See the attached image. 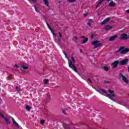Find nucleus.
<instances>
[{
	"mask_svg": "<svg viewBox=\"0 0 129 129\" xmlns=\"http://www.w3.org/2000/svg\"><path fill=\"white\" fill-rule=\"evenodd\" d=\"M63 53L64 55H65L66 58L68 59L69 61V66L70 68L73 69L75 72H76V73H78V70H77V68H76V66L75 64H73V62H72V60L69 59V57H68V55H67V53L65 52V51H63Z\"/></svg>",
	"mask_w": 129,
	"mask_h": 129,
	"instance_id": "1",
	"label": "nucleus"
},
{
	"mask_svg": "<svg viewBox=\"0 0 129 129\" xmlns=\"http://www.w3.org/2000/svg\"><path fill=\"white\" fill-rule=\"evenodd\" d=\"M125 46L120 47L118 50L116 51V53H119L120 52V54H126L127 52H129V48H125Z\"/></svg>",
	"mask_w": 129,
	"mask_h": 129,
	"instance_id": "2",
	"label": "nucleus"
},
{
	"mask_svg": "<svg viewBox=\"0 0 129 129\" xmlns=\"http://www.w3.org/2000/svg\"><path fill=\"white\" fill-rule=\"evenodd\" d=\"M99 41L96 40L92 42V44L95 46L94 48H97V47H100V46H102V43H98Z\"/></svg>",
	"mask_w": 129,
	"mask_h": 129,
	"instance_id": "3",
	"label": "nucleus"
},
{
	"mask_svg": "<svg viewBox=\"0 0 129 129\" xmlns=\"http://www.w3.org/2000/svg\"><path fill=\"white\" fill-rule=\"evenodd\" d=\"M128 63V59L125 58L124 59H122L121 61L119 62V65L121 66H123L124 65H126Z\"/></svg>",
	"mask_w": 129,
	"mask_h": 129,
	"instance_id": "4",
	"label": "nucleus"
},
{
	"mask_svg": "<svg viewBox=\"0 0 129 129\" xmlns=\"http://www.w3.org/2000/svg\"><path fill=\"white\" fill-rule=\"evenodd\" d=\"M129 39V36L126 33H123L121 34L120 37V40H128Z\"/></svg>",
	"mask_w": 129,
	"mask_h": 129,
	"instance_id": "5",
	"label": "nucleus"
},
{
	"mask_svg": "<svg viewBox=\"0 0 129 129\" xmlns=\"http://www.w3.org/2000/svg\"><path fill=\"white\" fill-rule=\"evenodd\" d=\"M106 96H107V97H108V98H109L110 99H111V100H113V101H114L115 102H116V100H115V99H113V97H115V95L114 94H107Z\"/></svg>",
	"mask_w": 129,
	"mask_h": 129,
	"instance_id": "6",
	"label": "nucleus"
},
{
	"mask_svg": "<svg viewBox=\"0 0 129 129\" xmlns=\"http://www.w3.org/2000/svg\"><path fill=\"white\" fill-rule=\"evenodd\" d=\"M113 26H110L109 25H105L104 27V29L105 31H110L112 29H113Z\"/></svg>",
	"mask_w": 129,
	"mask_h": 129,
	"instance_id": "7",
	"label": "nucleus"
},
{
	"mask_svg": "<svg viewBox=\"0 0 129 129\" xmlns=\"http://www.w3.org/2000/svg\"><path fill=\"white\" fill-rule=\"evenodd\" d=\"M110 21V18H106L103 22H101V26H103V25H105L107 23V22H109Z\"/></svg>",
	"mask_w": 129,
	"mask_h": 129,
	"instance_id": "8",
	"label": "nucleus"
},
{
	"mask_svg": "<svg viewBox=\"0 0 129 129\" xmlns=\"http://www.w3.org/2000/svg\"><path fill=\"white\" fill-rule=\"evenodd\" d=\"M96 91H97V92H99V93H100V94H102V93H105V94H106L107 93V92H106V91H105V90L104 89H100L99 90H96Z\"/></svg>",
	"mask_w": 129,
	"mask_h": 129,
	"instance_id": "9",
	"label": "nucleus"
},
{
	"mask_svg": "<svg viewBox=\"0 0 129 129\" xmlns=\"http://www.w3.org/2000/svg\"><path fill=\"white\" fill-rule=\"evenodd\" d=\"M119 63V61L118 60H115L113 63V68H116L117 67V65Z\"/></svg>",
	"mask_w": 129,
	"mask_h": 129,
	"instance_id": "10",
	"label": "nucleus"
},
{
	"mask_svg": "<svg viewBox=\"0 0 129 129\" xmlns=\"http://www.w3.org/2000/svg\"><path fill=\"white\" fill-rule=\"evenodd\" d=\"M63 127L64 129H71V127L70 126V124H67L66 123H63Z\"/></svg>",
	"mask_w": 129,
	"mask_h": 129,
	"instance_id": "11",
	"label": "nucleus"
},
{
	"mask_svg": "<svg viewBox=\"0 0 129 129\" xmlns=\"http://www.w3.org/2000/svg\"><path fill=\"white\" fill-rule=\"evenodd\" d=\"M109 7H111V8H113L116 6V4H115L113 1H111L108 4Z\"/></svg>",
	"mask_w": 129,
	"mask_h": 129,
	"instance_id": "12",
	"label": "nucleus"
},
{
	"mask_svg": "<svg viewBox=\"0 0 129 129\" xmlns=\"http://www.w3.org/2000/svg\"><path fill=\"white\" fill-rule=\"evenodd\" d=\"M12 120L13 122V124H14L16 126H17V127H19V124L18 123H17V122L16 121V120H15V119L13 117H12Z\"/></svg>",
	"mask_w": 129,
	"mask_h": 129,
	"instance_id": "13",
	"label": "nucleus"
},
{
	"mask_svg": "<svg viewBox=\"0 0 129 129\" xmlns=\"http://www.w3.org/2000/svg\"><path fill=\"white\" fill-rule=\"evenodd\" d=\"M116 38H117V35H115L112 37H111L109 39V41H114V40H115L116 39Z\"/></svg>",
	"mask_w": 129,
	"mask_h": 129,
	"instance_id": "14",
	"label": "nucleus"
},
{
	"mask_svg": "<svg viewBox=\"0 0 129 129\" xmlns=\"http://www.w3.org/2000/svg\"><path fill=\"white\" fill-rule=\"evenodd\" d=\"M104 2V0H100L96 5V8H99V6H100V5H101Z\"/></svg>",
	"mask_w": 129,
	"mask_h": 129,
	"instance_id": "15",
	"label": "nucleus"
},
{
	"mask_svg": "<svg viewBox=\"0 0 129 129\" xmlns=\"http://www.w3.org/2000/svg\"><path fill=\"white\" fill-rule=\"evenodd\" d=\"M122 79L123 81H124V82H125L127 84H128V80H127L126 77H125V76H124Z\"/></svg>",
	"mask_w": 129,
	"mask_h": 129,
	"instance_id": "16",
	"label": "nucleus"
},
{
	"mask_svg": "<svg viewBox=\"0 0 129 129\" xmlns=\"http://www.w3.org/2000/svg\"><path fill=\"white\" fill-rule=\"evenodd\" d=\"M34 9L35 11L37 12V13H39L40 11H41V9L37 6H34Z\"/></svg>",
	"mask_w": 129,
	"mask_h": 129,
	"instance_id": "17",
	"label": "nucleus"
},
{
	"mask_svg": "<svg viewBox=\"0 0 129 129\" xmlns=\"http://www.w3.org/2000/svg\"><path fill=\"white\" fill-rule=\"evenodd\" d=\"M5 120L7 124H11V121L8 118L5 117Z\"/></svg>",
	"mask_w": 129,
	"mask_h": 129,
	"instance_id": "18",
	"label": "nucleus"
},
{
	"mask_svg": "<svg viewBox=\"0 0 129 129\" xmlns=\"http://www.w3.org/2000/svg\"><path fill=\"white\" fill-rule=\"evenodd\" d=\"M54 41L55 43H59L60 42V39L59 38L57 37V36H54Z\"/></svg>",
	"mask_w": 129,
	"mask_h": 129,
	"instance_id": "19",
	"label": "nucleus"
},
{
	"mask_svg": "<svg viewBox=\"0 0 129 129\" xmlns=\"http://www.w3.org/2000/svg\"><path fill=\"white\" fill-rule=\"evenodd\" d=\"M43 2L44 3V4L46 7H49V1L48 0H43Z\"/></svg>",
	"mask_w": 129,
	"mask_h": 129,
	"instance_id": "20",
	"label": "nucleus"
},
{
	"mask_svg": "<svg viewBox=\"0 0 129 129\" xmlns=\"http://www.w3.org/2000/svg\"><path fill=\"white\" fill-rule=\"evenodd\" d=\"M31 109L32 108L31 107V106H29V105H26V109L28 110V111H30V110H31Z\"/></svg>",
	"mask_w": 129,
	"mask_h": 129,
	"instance_id": "21",
	"label": "nucleus"
},
{
	"mask_svg": "<svg viewBox=\"0 0 129 129\" xmlns=\"http://www.w3.org/2000/svg\"><path fill=\"white\" fill-rule=\"evenodd\" d=\"M21 68L24 70H27V69H29V68L27 66H25V65L21 66Z\"/></svg>",
	"mask_w": 129,
	"mask_h": 129,
	"instance_id": "22",
	"label": "nucleus"
},
{
	"mask_svg": "<svg viewBox=\"0 0 129 129\" xmlns=\"http://www.w3.org/2000/svg\"><path fill=\"white\" fill-rule=\"evenodd\" d=\"M117 103H118V104H121V105H123V106H126V104L121 101H118L117 102Z\"/></svg>",
	"mask_w": 129,
	"mask_h": 129,
	"instance_id": "23",
	"label": "nucleus"
},
{
	"mask_svg": "<svg viewBox=\"0 0 129 129\" xmlns=\"http://www.w3.org/2000/svg\"><path fill=\"white\" fill-rule=\"evenodd\" d=\"M103 69L105 71H106L107 72H108L109 70V68L106 66L104 67Z\"/></svg>",
	"mask_w": 129,
	"mask_h": 129,
	"instance_id": "24",
	"label": "nucleus"
},
{
	"mask_svg": "<svg viewBox=\"0 0 129 129\" xmlns=\"http://www.w3.org/2000/svg\"><path fill=\"white\" fill-rule=\"evenodd\" d=\"M67 110H68L67 108H64L63 109H62V113H63V114H67V113H66V111Z\"/></svg>",
	"mask_w": 129,
	"mask_h": 129,
	"instance_id": "25",
	"label": "nucleus"
},
{
	"mask_svg": "<svg viewBox=\"0 0 129 129\" xmlns=\"http://www.w3.org/2000/svg\"><path fill=\"white\" fill-rule=\"evenodd\" d=\"M43 83H44V84H48V83H49V80L48 79L44 80Z\"/></svg>",
	"mask_w": 129,
	"mask_h": 129,
	"instance_id": "26",
	"label": "nucleus"
},
{
	"mask_svg": "<svg viewBox=\"0 0 129 129\" xmlns=\"http://www.w3.org/2000/svg\"><path fill=\"white\" fill-rule=\"evenodd\" d=\"M88 42V38H85L82 42V44H85V43Z\"/></svg>",
	"mask_w": 129,
	"mask_h": 129,
	"instance_id": "27",
	"label": "nucleus"
},
{
	"mask_svg": "<svg viewBox=\"0 0 129 129\" xmlns=\"http://www.w3.org/2000/svg\"><path fill=\"white\" fill-rule=\"evenodd\" d=\"M16 90H17L18 92L22 91V89H21V88H20V87H16Z\"/></svg>",
	"mask_w": 129,
	"mask_h": 129,
	"instance_id": "28",
	"label": "nucleus"
},
{
	"mask_svg": "<svg viewBox=\"0 0 129 129\" xmlns=\"http://www.w3.org/2000/svg\"><path fill=\"white\" fill-rule=\"evenodd\" d=\"M124 76L122 73H120L119 74L118 78H123Z\"/></svg>",
	"mask_w": 129,
	"mask_h": 129,
	"instance_id": "29",
	"label": "nucleus"
},
{
	"mask_svg": "<svg viewBox=\"0 0 129 129\" xmlns=\"http://www.w3.org/2000/svg\"><path fill=\"white\" fill-rule=\"evenodd\" d=\"M53 36H54V37H57V34L56 33H55V31H54V30H52L51 31Z\"/></svg>",
	"mask_w": 129,
	"mask_h": 129,
	"instance_id": "30",
	"label": "nucleus"
},
{
	"mask_svg": "<svg viewBox=\"0 0 129 129\" xmlns=\"http://www.w3.org/2000/svg\"><path fill=\"white\" fill-rule=\"evenodd\" d=\"M108 92L109 93H110V94H112V93H114V91L110 89L108 90Z\"/></svg>",
	"mask_w": 129,
	"mask_h": 129,
	"instance_id": "31",
	"label": "nucleus"
},
{
	"mask_svg": "<svg viewBox=\"0 0 129 129\" xmlns=\"http://www.w3.org/2000/svg\"><path fill=\"white\" fill-rule=\"evenodd\" d=\"M67 2H69V3H75L76 0H68Z\"/></svg>",
	"mask_w": 129,
	"mask_h": 129,
	"instance_id": "32",
	"label": "nucleus"
},
{
	"mask_svg": "<svg viewBox=\"0 0 129 129\" xmlns=\"http://www.w3.org/2000/svg\"><path fill=\"white\" fill-rule=\"evenodd\" d=\"M40 123H41V124H44V123H45V120H41V121H40Z\"/></svg>",
	"mask_w": 129,
	"mask_h": 129,
	"instance_id": "33",
	"label": "nucleus"
},
{
	"mask_svg": "<svg viewBox=\"0 0 129 129\" xmlns=\"http://www.w3.org/2000/svg\"><path fill=\"white\" fill-rule=\"evenodd\" d=\"M94 36H95V34H91V38L93 39V38H94Z\"/></svg>",
	"mask_w": 129,
	"mask_h": 129,
	"instance_id": "34",
	"label": "nucleus"
},
{
	"mask_svg": "<svg viewBox=\"0 0 129 129\" xmlns=\"http://www.w3.org/2000/svg\"><path fill=\"white\" fill-rule=\"evenodd\" d=\"M72 60L74 63H75V59L74 58V57H72Z\"/></svg>",
	"mask_w": 129,
	"mask_h": 129,
	"instance_id": "35",
	"label": "nucleus"
},
{
	"mask_svg": "<svg viewBox=\"0 0 129 129\" xmlns=\"http://www.w3.org/2000/svg\"><path fill=\"white\" fill-rule=\"evenodd\" d=\"M89 22L90 23H94V21L92 19H89Z\"/></svg>",
	"mask_w": 129,
	"mask_h": 129,
	"instance_id": "36",
	"label": "nucleus"
},
{
	"mask_svg": "<svg viewBox=\"0 0 129 129\" xmlns=\"http://www.w3.org/2000/svg\"><path fill=\"white\" fill-rule=\"evenodd\" d=\"M87 15H88V13H85L83 14V16L85 18H86V17H87Z\"/></svg>",
	"mask_w": 129,
	"mask_h": 129,
	"instance_id": "37",
	"label": "nucleus"
},
{
	"mask_svg": "<svg viewBox=\"0 0 129 129\" xmlns=\"http://www.w3.org/2000/svg\"><path fill=\"white\" fill-rule=\"evenodd\" d=\"M46 25L47 26V27L49 28H50L51 27H50V25H49V23H48V22H46Z\"/></svg>",
	"mask_w": 129,
	"mask_h": 129,
	"instance_id": "38",
	"label": "nucleus"
},
{
	"mask_svg": "<svg viewBox=\"0 0 129 129\" xmlns=\"http://www.w3.org/2000/svg\"><path fill=\"white\" fill-rule=\"evenodd\" d=\"M87 25H88V26H91V23L90 22V21H89V22L87 23Z\"/></svg>",
	"mask_w": 129,
	"mask_h": 129,
	"instance_id": "39",
	"label": "nucleus"
},
{
	"mask_svg": "<svg viewBox=\"0 0 129 129\" xmlns=\"http://www.w3.org/2000/svg\"><path fill=\"white\" fill-rule=\"evenodd\" d=\"M0 115L2 116V117H3V118L5 119V115H4V114H1Z\"/></svg>",
	"mask_w": 129,
	"mask_h": 129,
	"instance_id": "40",
	"label": "nucleus"
},
{
	"mask_svg": "<svg viewBox=\"0 0 129 129\" xmlns=\"http://www.w3.org/2000/svg\"><path fill=\"white\" fill-rule=\"evenodd\" d=\"M88 81H89V82H90V83H92V82L91 81V80L90 79H88Z\"/></svg>",
	"mask_w": 129,
	"mask_h": 129,
	"instance_id": "41",
	"label": "nucleus"
},
{
	"mask_svg": "<svg viewBox=\"0 0 129 129\" xmlns=\"http://www.w3.org/2000/svg\"><path fill=\"white\" fill-rule=\"evenodd\" d=\"M104 83H106V84H108V83H110V82L107 81H105Z\"/></svg>",
	"mask_w": 129,
	"mask_h": 129,
	"instance_id": "42",
	"label": "nucleus"
},
{
	"mask_svg": "<svg viewBox=\"0 0 129 129\" xmlns=\"http://www.w3.org/2000/svg\"><path fill=\"white\" fill-rule=\"evenodd\" d=\"M14 67H16V68H19V66H18V64H15Z\"/></svg>",
	"mask_w": 129,
	"mask_h": 129,
	"instance_id": "43",
	"label": "nucleus"
},
{
	"mask_svg": "<svg viewBox=\"0 0 129 129\" xmlns=\"http://www.w3.org/2000/svg\"><path fill=\"white\" fill-rule=\"evenodd\" d=\"M59 37L60 38H62V34L60 33H59Z\"/></svg>",
	"mask_w": 129,
	"mask_h": 129,
	"instance_id": "44",
	"label": "nucleus"
},
{
	"mask_svg": "<svg viewBox=\"0 0 129 129\" xmlns=\"http://www.w3.org/2000/svg\"><path fill=\"white\" fill-rule=\"evenodd\" d=\"M49 30L51 31H51H53V29H52V28L51 27H49Z\"/></svg>",
	"mask_w": 129,
	"mask_h": 129,
	"instance_id": "45",
	"label": "nucleus"
},
{
	"mask_svg": "<svg viewBox=\"0 0 129 129\" xmlns=\"http://www.w3.org/2000/svg\"><path fill=\"white\" fill-rule=\"evenodd\" d=\"M74 39H75V40H78V37H74Z\"/></svg>",
	"mask_w": 129,
	"mask_h": 129,
	"instance_id": "46",
	"label": "nucleus"
},
{
	"mask_svg": "<svg viewBox=\"0 0 129 129\" xmlns=\"http://www.w3.org/2000/svg\"><path fill=\"white\" fill-rule=\"evenodd\" d=\"M8 80H12V79L10 78V76H8Z\"/></svg>",
	"mask_w": 129,
	"mask_h": 129,
	"instance_id": "47",
	"label": "nucleus"
},
{
	"mask_svg": "<svg viewBox=\"0 0 129 129\" xmlns=\"http://www.w3.org/2000/svg\"><path fill=\"white\" fill-rule=\"evenodd\" d=\"M33 3H36L37 2V0H32Z\"/></svg>",
	"mask_w": 129,
	"mask_h": 129,
	"instance_id": "48",
	"label": "nucleus"
},
{
	"mask_svg": "<svg viewBox=\"0 0 129 129\" xmlns=\"http://www.w3.org/2000/svg\"><path fill=\"white\" fill-rule=\"evenodd\" d=\"M126 13H127L128 14H129V10H127V11H126Z\"/></svg>",
	"mask_w": 129,
	"mask_h": 129,
	"instance_id": "49",
	"label": "nucleus"
},
{
	"mask_svg": "<svg viewBox=\"0 0 129 129\" xmlns=\"http://www.w3.org/2000/svg\"><path fill=\"white\" fill-rule=\"evenodd\" d=\"M104 1H106L107 2H110V1H111V0H104Z\"/></svg>",
	"mask_w": 129,
	"mask_h": 129,
	"instance_id": "50",
	"label": "nucleus"
},
{
	"mask_svg": "<svg viewBox=\"0 0 129 129\" xmlns=\"http://www.w3.org/2000/svg\"><path fill=\"white\" fill-rule=\"evenodd\" d=\"M80 52L81 53H83V51L82 50V49H80Z\"/></svg>",
	"mask_w": 129,
	"mask_h": 129,
	"instance_id": "51",
	"label": "nucleus"
},
{
	"mask_svg": "<svg viewBox=\"0 0 129 129\" xmlns=\"http://www.w3.org/2000/svg\"><path fill=\"white\" fill-rule=\"evenodd\" d=\"M82 38H85V37L84 36H82Z\"/></svg>",
	"mask_w": 129,
	"mask_h": 129,
	"instance_id": "52",
	"label": "nucleus"
},
{
	"mask_svg": "<svg viewBox=\"0 0 129 129\" xmlns=\"http://www.w3.org/2000/svg\"><path fill=\"white\" fill-rule=\"evenodd\" d=\"M60 3H61V1L58 2V4H60Z\"/></svg>",
	"mask_w": 129,
	"mask_h": 129,
	"instance_id": "53",
	"label": "nucleus"
},
{
	"mask_svg": "<svg viewBox=\"0 0 129 129\" xmlns=\"http://www.w3.org/2000/svg\"><path fill=\"white\" fill-rule=\"evenodd\" d=\"M82 79H84L83 77H82Z\"/></svg>",
	"mask_w": 129,
	"mask_h": 129,
	"instance_id": "54",
	"label": "nucleus"
},
{
	"mask_svg": "<svg viewBox=\"0 0 129 129\" xmlns=\"http://www.w3.org/2000/svg\"><path fill=\"white\" fill-rule=\"evenodd\" d=\"M66 5H63V6H65Z\"/></svg>",
	"mask_w": 129,
	"mask_h": 129,
	"instance_id": "55",
	"label": "nucleus"
},
{
	"mask_svg": "<svg viewBox=\"0 0 129 129\" xmlns=\"http://www.w3.org/2000/svg\"><path fill=\"white\" fill-rule=\"evenodd\" d=\"M2 114V113H0V115Z\"/></svg>",
	"mask_w": 129,
	"mask_h": 129,
	"instance_id": "56",
	"label": "nucleus"
},
{
	"mask_svg": "<svg viewBox=\"0 0 129 129\" xmlns=\"http://www.w3.org/2000/svg\"><path fill=\"white\" fill-rule=\"evenodd\" d=\"M64 4H66V2H65Z\"/></svg>",
	"mask_w": 129,
	"mask_h": 129,
	"instance_id": "57",
	"label": "nucleus"
}]
</instances>
